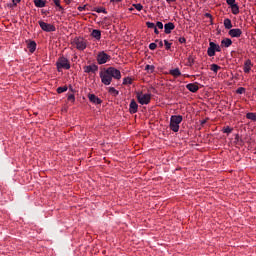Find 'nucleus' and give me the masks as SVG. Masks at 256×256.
Returning <instances> with one entry per match:
<instances>
[{
	"mask_svg": "<svg viewBox=\"0 0 256 256\" xmlns=\"http://www.w3.org/2000/svg\"><path fill=\"white\" fill-rule=\"evenodd\" d=\"M88 99L91 103H94V105H101V103H103V101L95 94H88Z\"/></svg>",
	"mask_w": 256,
	"mask_h": 256,
	"instance_id": "12",
	"label": "nucleus"
},
{
	"mask_svg": "<svg viewBox=\"0 0 256 256\" xmlns=\"http://www.w3.org/2000/svg\"><path fill=\"white\" fill-rule=\"evenodd\" d=\"M235 141H239V134H236Z\"/></svg>",
	"mask_w": 256,
	"mask_h": 256,
	"instance_id": "48",
	"label": "nucleus"
},
{
	"mask_svg": "<svg viewBox=\"0 0 256 256\" xmlns=\"http://www.w3.org/2000/svg\"><path fill=\"white\" fill-rule=\"evenodd\" d=\"M158 43V47L163 48V42L160 40H155Z\"/></svg>",
	"mask_w": 256,
	"mask_h": 256,
	"instance_id": "44",
	"label": "nucleus"
},
{
	"mask_svg": "<svg viewBox=\"0 0 256 256\" xmlns=\"http://www.w3.org/2000/svg\"><path fill=\"white\" fill-rule=\"evenodd\" d=\"M93 11H95L96 13H104V15H107V9H105V7H96L93 8Z\"/></svg>",
	"mask_w": 256,
	"mask_h": 256,
	"instance_id": "26",
	"label": "nucleus"
},
{
	"mask_svg": "<svg viewBox=\"0 0 256 256\" xmlns=\"http://www.w3.org/2000/svg\"><path fill=\"white\" fill-rule=\"evenodd\" d=\"M230 9H231L233 15H239V5L238 4H234V5L230 6Z\"/></svg>",
	"mask_w": 256,
	"mask_h": 256,
	"instance_id": "24",
	"label": "nucleus"
},
{
	"mask_svg": "<svg viewBox=\"0 0 256 256\" xmlns=\"http://www.w3.org/2000/svg\"><path fill=\"white\" fill-rule=\"evenodd\" d=\"M56 67H57L58 71H59V69L69 70V69H71V64L69 63V59L62 56L56 62Z\"/></svg>",
	"mask_w": 256,
	"mask_h": 256,
	"instance_id": "2",
	"label": "nucleus"
},
{
	"mask_svg": "<svg viewBox=\"0 0 256 256\" xmlns=\"http://www.w3.org/2000/svg\"><path fill=\"white\" fill-rule=\"evenodd\" d=\"M186 89H188L190 93H197V91H199V86L196 83H189L186 85Z\"/></svg>",
	"mask_w": 256,
	"mask_h": 256,
	"instance_id": "15",
	"label": "nucleus"
},
{
	"mask_svg": "<svg viewBox=\"0 0 256 256\" xmlns=\"http://www.w3.org/2000/svg\"><path fill=\"white\" fill-rule=\"evenodd\" d=\"M73 43L78 51H85L87 49V40L84 38L76 37L74 38Z\"/></svg>",
	"mask_w": 256,
	"mask_h": 256,
	"instance_id": "4",
	"label": "nucleus"
},
{
	"mask_svg": "<svg viewBox=\"0 0 256 256\" xmlns=\"http://www.w3.org/2000/svg\"><path fill=\"white\" fill-rule=\"evenodd\" d=\"M136 97L140 105H149V103H151V94H144L143 92H138Z\"/></svg>",
	"mask_w": 256,
	"mask_h": 256,
	"instance_id": "3",
	"label": "nucleus"
},
{
	"mask_svg": "<svg viewBox=\"0 0 256 256\" xmlns=\"http://www.w3.org/2000/svg\"><path fill=\"white\" fill-rule=\"evenodd\" d=\"M91 37L96 39V41H101V30H97V29L92 30Z\"/></svg>",
	"mask_w": 256,
	"mask_h": 256,
	"instance_id": "18",
	"label": "nucleus"
},
{
	"mask_svg": "<svg viewBox=\"0 0 256 256\" xmlns=\"http://www.w3.org/2000/svg\"><path fill=\"white\" fill-rule=\"evenodd\" d=\"M246 119H249L250 121H254L256 123V113L248 112L246 114Z\"/></svg>",
	"mask_w": 256,
	"mask_h": 256,
	"instance_id": "25",
	"label": "nucleus"
},
{
	"mask_svg": "<svg viewBox=\"0 0 256 256\" xmlns=\"http://www.w3.org/2000/svg\"><path fill=\"white\" fill-rule=\"evenodd\" d=\"M164 45H165V49L166 51H169V49H171V42L164 40Z\"/></svg>",
	"mask_w": 256,
	"mask_h": 256,
	"instance_id": "35",
	"label": "nucleus"
},
{
	"mask_svg": "<svg viewBox=\"0 0 256 256\" xmlns=\"http://www.w3.org/2000/svg\"><path fill=\"white\" fill-rule=\"evenodd\" d=\"M100 79L103 85H109L113 81V78L107 73V70H105L104 73L100 72Z\"/></svg>",
	"mask_w": 256,
	"mask_h": 256,
	"instance_id": "8",
	"label": "nucleus"
},
{
	"mask_svg": "<svg viewBox=\"0 0 256 256\" xmlns=\"http://www.w3.org/2000/svg\"><path fill=\"white\" fill-rule=\"evenodd\" d=\"M107 74L110 75V77H112V79H117L119 81V79H121V71L115 67H108L106 69Z\"/></svg>",
	"mask_w": 256,
	"mask_h": 256,
	"instance_id": "7",
	"label": "nucleus"
},
{
	"mask_svg": "<svg viewBox=\"0 0 256 256\" xmlns=\"http://www.w3.org/2000/svg\"><path fill=\"white\" fill-rule=\"evenodd\" d=\"M133 7H134L137 11H142V10H143V5H142L141 3L133 4Z\"/></svg>",
	"mask_w": 256,
	"mask_h": 256,
	"instance_id": "33",
	"label": "nucleus"
},
{
	"mask_svg": "<svg viewBox=\"0 0 256 256\" xmlns=\"http://www.w3.org/2000/svg\"><path fill=\"white\" fill-rule=\"evenodd\" d=\"M175 29V24L173 22H168L164 25V32L166 35L171 34V32Z\"/></svg>",
	"mask_w": 256,
	"mask_h": 256,
	"instance_id": "14",
	"label": "nucleus"
},
{
	"mask_svg": "<svg viewBox=\"0 0 256 256\" xmlns=\"http://www.w3.org/2000/svg\"><path fill=\"white\" fill-rule=\"evenodd\" d=\"M215 42H209V47L207 49V55L208 57H215Z\"/></svg>",
	"mask_w": 256,
	"mask_h": 256,
	"instance_id": "13",
	"label": "nucleus"
},
{
	"mask_svg": "<svg viewBox=\"0 0 256 256\" xmlns=\"http://www.w3.org/2000/svg\"><path fill=\"white\" fill-rule=\"evenodd\" d=\"M123 0H115V3H121Z\"/></svg>",
	"mask_w": 256,
	"mask_h": 256,
	"instance_id": "49",
	"label": "nucleus"
},
{
	"mask_svg": "<svg viewBox=\"0 0 256 256\" xmlns=\"http://www.w3.org/2000/svg\"><path fill=\"white\" fill-rule=\"evenodd\" d=\"M179 43L183 44V43H187V39L185 37H180L178 39Z\"/></svg>",
	"mask_w": 256,
	"mask_h": 256,
	"instance_id": "42",
	"label": "nucleus"
},
{
	"mask_svg": "<svg viewBox=\"0 0 256 256\" xmlns=\"http://www.w3.org/2000/svg\"><path fill=\"white\" fill-rule=\"evenodd\" d=\"M211 71H213V73H217V71H219V69H221V66L217 65V64H212L210 66Z\"/></svg>",
	"mask_w": 256,
	"mask_h": 256,
	"instance_id": "28",
	"label": "nucleus"
},
{
	"mask_svg": "<svg viewBox=\"0 0 256 256\" xmlns=\"http://www.w3.org/2000/svg\"><path fill=\"white\" fill-rule=\"evenodd\" d=\"M68 101H75V95L70 94V95L68 96Z\"/></svg>",
	"mask_w": 256,
	"mask_h": 256,
	"instance_id": "43",
	"label": "nucleus"
},
{
	"mask_svg": "<svg viewBox=\"0 0 256 256\" xmlns=\"http://www.w3.org/2000/svg\"><path fill=\"white\" fill-rule=\"evenodd\" d=\"M146 27H148V29H155L157 26L153 22H146Z\"/></svg>",
	"mask_w": 256,
	"mask_h": 256,
	"instance_id": "34",
	"label": "nucleus"
},
{
	"mask_svg": "<svg viewBox=\"0 0 256 256\" xmlns=\"http://www.w3.org/2000/svg\"><path fill=\"white\" fill-rule=\"evenodd\" d=\"M237 95H243V93H245V88L244 87H239L236 90Z\"/></svg>",
	"mask_w": 256,
	"mask_h": 256,
	"instance_id": "38",
	"label": "nucleus"
},
{
	"mask_svg": "<svg viewBox=\"0 0 256 256\" xmlns=\"http://www.w3.org/2000/svg\"><path fill=\"white\" fill-rule=\"evenodd\" d=\"M233 45V41L230 38H224L221 40V47H231Z\"/></svg>",
	"mask_w": 256,
	"mask_h": 256,
	"instance_id": "17",
	"label": "nucleus"
},
{
	"mask_svg": "<svg viewBox=\"0 0 256 256\" xmlns=\"http://www.w3.org/2000/svg\"><path fill=\"white\" fill-rule=\"evenodd\" d=\"M145 71H148V73H153L155 71V66L147 64L145 66Z\"/></svg>",
	"mask_w": 256,
	"mask_h": 256,
	"instance_id": "27",
	"label": "nucleus"
},
{
	"mask_svg": "<svg viewBox=\"0 0 256 256\" xmlns=\"http://www.w3.org/2000/svg\"><path fill=\"white\" fill-rule=\"evenodd\" d=\"M168 3H175L177 0H166Z\"/></svg>",
	"mask_w": 256,
	"mask_h": 256,
	"instance_id": "47",
	"label": "nucleus"
},
{
	"mask_svg": "<svg viewBox=\"0 0 256 256\" xmlns=\"http://www.w3.org/2000/svg\"><path fill=\"white\" fill-rule=\"evenodd\" d=\"M170 75H172V77H180L181 70H179V68L172 69L170 70Z\"/></svg>",
	"mask_w": 256,
	"mask_h": 256,
	"instance_id": "23",
	"label": "nucleus"
},
{
	"mask_svg": "<svg viewBox=\"0 0 256 256\" xmlns=\"http://www.w3.org/2000/svg\"><path fill=\"white\" fill-rule=\"evenodd\" d=\"M34 5H35V7H38L40 9H42L43 7H45V5H47V1H45V0H34Z\"/></svg>",
	"mask_w": 256,
	"mask_h": 256,
	"instance_id": "20",
	"label": "nucleus"
},
{
	"mask_svg": "<svg viewBox=\"0 0 256 256\" xmlns=\"http://www.w3.org/2000/svg\"><path fill=\"white\" fill-rule=\"evenodd\" d=\"M224 27H225V29L233 28V23L231 22V19H229V18L224 19Z\"/></svg>",
	"mask_w": 256,
	"mask_h": 256,
	"instance_id": "21",
	"label": "nucleus"
},
{
	"mask_svg": "<svg viewBox=\"0 0 256 256\" xmlns=\"http://www.w3.org/2000/svg\"><path fill=\"white\" fill-rule=\"evenodd\" d=\"M214 48H215V50H216V53H221V46H219V44H216V43L214 42Z\"/></svg>",
	"mask_w": 256,
	"mask_h": 256,
	"instance_id": "40",
	"label": "nucleus"
},
{
	"mask_svg": "<svg viewBox=\"0 0 256 256\" xmlns=\"http://www.w3.org/2000/svg\"><path fill=\"white\" fill-rule=\"evenodd\" d=\"M116 0H110V3H115Z\"/></svg>",
	"mask_w": 256,
	"mask_h": 256,
	"instance_id": "50",
	"label": "nucleus"
},
{
	"mask_svg": "<svg viewBox=\"0 0 256 256\" xmlns=\"http://www.w3.org/2000/svg\"><path fill=\"white\" fill-rule=\"evenodd\" d=\"M223 133H226L227 135H229V133H233V128L226 126L222 129Z\"/></svg>",
	"mask_w": 256,
	"mask_h": 256,
	"instance_id": "30",
	"label": "nucleus"
},
{
	"mask_svg": "<svg viewBox=\"0 0 256 256\" xmlns=\"http://www.w3.org/2000/svg\"><path fill=\"white\" fill-rule=\"evenodd\" d=\"M84 73H96L99 71V66H97L96 64H91L88 66H84Z\"/></svg>",
	"mask_w": 256,
	"mask_h": 256,
	"instance_id": "10",
	"label": "nucleus"
},
{
	"mask_svg": "<svg viewBox=\"0 0 256 256\" xmlns=\"http://www.w3.org/2000/svg\"><path fill=\"white\" fill-rule=\"evenodd\" d=\"M133 83V80L131 79V77H125L123 79V85H131Z\"/></svg>",
	"mask_w": 256,
	"mask_h": 256,
	"instance_id": "29",
	"label": "nucleus"
},
{
	"mask_svg": "<svg viewBox=\"0 0 256 256\" xmlns=\"http://www.w3.org/2000/svg\"><path fill=\"white\" fill-rule=\"evenodd\" d=\"M226 3L227 5H229V7H232L233 5L237 4L236 0H226Z\"/></svg>",
	"mask_w": 256,
	"mask_h": 256,
	"instance_id": "39",
	"label": "nucleus"
},
{
	"mask_svg": "<svg viewBox=\"0 0 256 256\" xmlns=\"http://www.w3.org/2000/svg\"><path fill=\"white\" fill-rule=\"evenodd\" d=\"M29 52L30 53H35V51L37 50V42L35 41H30L27 45Z\"/></svg>",
	"mask_w": 256,
	"mask_h": 256,
	"instance_id": "19",
	"label": "nucleus"
},
{
	"mask_svg": "<svg viewBox=\"0 0 256 256\" xmlns=\"http://www.w3.org/2000/svg\"><path fill=\"white\" fill-rule=\"evenodd\" d=\"M108 93L112 95V97H117V95H119V91L115 89V87H109Z\"/></svg>",
	"mask_w": 256,
	"mask_h": 256,
	"instance_id": "22",
	"label": "nucleus"
},
{
	"mask_svg": "<svg viewBox=\"0 0 256 256\" xmlns=\"http://www.w3.org/2000/svg\"><path fill=\"white\" fill-rule=\"evenodd\" d=\"M183 123V116L182 115H172L170 117V129L174 133H179V125Z\"/></svg>",
	"mask_w": 256,
	"mask_h": 256,
	"instance_id": "1",
	"label": "nucleus"
},
{
	"mask_svg": "<svg viewBox=\"0 0 256 256\" xmlns=\"http://www.w3.org/2000/svg\"><path fill=\"white\" fill-rule=\"evenodd\" d=\"M252 67H253V63L251 62V59H247L244 62V68H243L244 73H250Z\"/></svg>",
	"mask_w": 256,
	"mask_h": 256,
	"instance_id": "16",
	"label": "nucleus"
},
{
	"mask_svg": "<svg viewBox=\"0 0 256 256\" xmlns=\"http://www.w3.org/2000/svg\"><path fill=\"white\" fill-rule=\"evenodd\" d=\"M39 26L42 29V31H45L46 33H53L57 31V28H55V25L49 24L47 22L39 21Z\"/></svg>",
	"mask_w": 256,
	"mask_h": 256,
	"instance_id": "5",
	"label": "nucleus"
},
{
	"mask_svg": "<svg viewBox=\"0 0 256 256\" xmlns=\"http://www.w3.org/2000/svg\"><path fill=\"white\" fill-rule=\"evenodd\" d=\"M158 27V29H163V22H161V21H158L157 23H156V28Z\"/></svg>",
	"mask_w": 256,
	"mask_h": 256,
	"instance_id": "41",
	"label": "nucleus"
},
{
	"mask_svg": "<svg viewBox=\"0 0 256 256\" xmlns=\"http://www.w3.org/2000/svg\"><path fill=\"white\" fill-rule=\"evenodd\" d=\"M110 59H111V56L105 53V51H102L97 55L98 65H105V63H107Z\"/></svg>",
	"mask_w": 256,
	"mask_h": 256,
	"instance_id": "6",
	"label": "nucleus"
},
{
	"mask_svg": "<svg viewBox=\"0 0 256 256\" xmlns=\"http://www.w3.org/2000/svg\"><path fill=\"white\" fill-rule=\"evenodd\" d=\"M203 123H205V120H204V121H202V124H203Z\"/></svg>",
	"mask_w": 256,
	"mask_h": 256,
	"instance_id": "51",
	"label": "nucleus"
},
{
	"mask_svg": "<svg viewBox=\"0 0 256 256\" xmlns=\"http://www.w3.org/2000/svg\"><path fill=\"white\" fill-rule=\"evenodd\" d=\"M12 3H13L14 5H17V3H21V0H12Z\"/></svg>",
	"mask_w": 256,
	"mask_h": 256,
	"instance_id": "45",
	"label": "nucleus"
},
{
	"mask_svg": "<svg viewBox=\"0 0 256 256\" xmlns=\"http://www.w3.org/2000/svg\"><path fill=\"white\" fill-rule=\"evenodd\" d=\"M137 111H139V105L137 104V102L132 99L129 105V113H131V115L137 113Z\"/></svg>",
	"mask_w": 256,
	"mask_h": 256,
	"instance_id": "11",
	"label": "nucleus"
},
{
	"mask_svg": "<svg viewBox=\"0 0 256 256\" xmlns=\"http://www.w3.org/2000/svg\"><path fill=\"white\" fill-rule=\"evenodd\" d=\"M67 86H62V87H58L57 88V93L61 94V93H65V91H67Z\"/></svg>",
	"mask_w": 256,
	"mask_h": 256,
	"instance_id": "32",
	"label": "nucleus"
},
{
	"mask_svg": "<svg viewBox=\"0 0 256 256\" xmlns=\"http://www.w3.org/2000/svg\"><path fill=\"white\" fill-rule=\"evenodd\" d=\"M149 49H150V51H155V49H157V43H155V42L150 43Z\"/></svg>",
	"mask_w": 256,
	"mask_h": 256,
	"instance_id": "36",
	"label": "nucleus"
},
{
	"mask_svg": "<svg viewBox=\"0 0 256 256\" xmlns=\"http://www.w3.org/2000/svg\"><path fill=\"white\" fill-rule=\"evenodd\" d=\"M54 5L59 8L60 11H63V6H61L60 0H53Z\"/></svg>",
	"mask_w": 256,
	"mask_h": 256,
	"instance_id": "31",
	"label": "nucleus"
},
{
	"mask_svg": "<svg viewBox=\"0 0 256 256\" xmlns=\"http://www.w3.org/2000/svg\"><path fill=\"white\" fill-rule=\"evenodd\" d=\"M228 35L233 38H239L243 35V31L239 28L230 29Z\"/></svg>",
	"mask_w": 256,
	"mask_h": 256,
	"instance_id": "9",
	"label": "nucleus"
},
{
	"mask_svg": "<svg viewBox=\"0 0 256 256\" xmlns=\"http://www.w3.org/2000/svg\"><path fill=\"white\" fill-rule=\"evenodd\" d=\"M204 17L210 19V24L213 25V15H211V13H205Z\"/></svg>",
	"mask_w": 256,
	"mask_h": 256,
	"instance_id": "37",
	"label": "nucleus"
},
{
	"mask_svg": "<svg viewBox=\"0 0 256 256\" xmlns=\"http://www.w3.org/2000/svg\"><path fill=\"white\" fill-rule=\"evenodd\" d=\"M155 35H159V30L157 29V26L154 28Z\"/></svg>",
	"mask_w": 256,
	"mask_h": 256,
	"instance_id": "46",
	"label": "nucleus"
}]
</instances>
